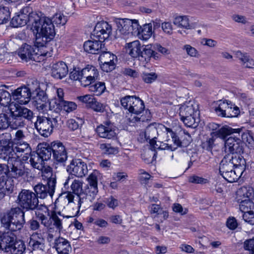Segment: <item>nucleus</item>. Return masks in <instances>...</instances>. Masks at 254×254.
<instances>
[{
  "instance_id": "680f3d73",
  "label": "nucleus",
  "mask_w": 254,
  "mask_h": 254,
  "mask_svg": "<svg viewBox=\"0 0 254 254\" xmlns=\"http://www.w3.org/2000/svg\"><path fill=\"white\" fill-rule=\"evenodd\" d=\"M131 25L129 27L130 30V36L133 35H139L140 30L141 27L139 25L138 21L136 20H131Z\"/></svg>"
},
{
  "instance_id": "6ab92c4d",
  "label": "nucleus",
  "mask_w": 254,
  "mask_h": 254,
  "mask_svg": "<svg viewBox=\"0 0 254 254\" xmlns=\"http://www.w3.org/2000/svg\"><path fill=\"white\" fill-rule=\"evenodd\" d=\"M9 177L17 179L25 175L26 171L24 164L20 159L15 158L8 160Z\"/></svg>"
},
{
  "instance_id": "ea45409f",
  "label": "nucleus",
  "mask_w": 254,
  "mask_h": 254,
  "mask_svg": "<svg viewBox=\"0 0 254 254\" xmlns=\"http://www.w3.org/2000/svg\"><path fill=\"white\" fill-rule=\"evenodd\" d=\"M254 191L253 188L249 187L243 186L239 189L236 192L237 201L250 199V197L254 194Z\"/></svg>"
},
{
  "instance_id": "423d86ee",
  "label": "nucleus",
  "mask_w": 254,
  "mask_h": 254,
  "mask_svg": "<svg viewBox=\"0 0 254 254\" xmlns=\"http://www.w3.org/2000/svg\"><path fill=\"white\" fill-rule=\"evenodd\" d=\"M36 45L32 46L25 44L18 50V55L23 61L29 60L40 62L44 60V58L50 56L51 53L46 50V46H41L36 43Z\"/></svg>"
},
{
  "instance_id": "1a4fd4ad",
  "label": "nucleus",
  "mask_w": 254,
  "mask_h": 254,
  "mask_svg": "<svg viewBox=\"0 0 254 254\" xmlns=\"http://www.w3.org/2000/svg\"><path fill=\"white\" fill-rule=\"evenodd\" d=\"M246 161L239 154H228L222 159L219 164V173L221 175L236 167H245Z\"/></svg>"
},
{
  "instance_id": "20e7f679",
  "label": "nucleus",
  "mask_w": 254,
  "mask_h": 254,
  "mask_svg": "<svg viewBox=\"0 0 254 254\" xmlns=\"http://www.w3.org/2000/svg\"><path fill=\"white\" fill-rule=\"evenodd\" d=\"M33 30L37 31L35 43L41 46H46L56 34L55 26L48 17H39L37 14L35 22L32 23Z\"/></svg>"
},
{
  "instance_id": "37998d69",
  "label": "nucleus",
  "mask_w": 254,
  "mask_h": 254,
  "mask_svg": "<svg viewBox=\"0 0 254 254\" xmlns=\"http://www.w3.org/2000/svg\"><path fill=\"white\" fill-rule=\"evenodd\" d=\"M237 202L240 203V209L244 213L254 211V203L251 199H245Z\"/></svg>"
},
{
  "instance_id": "2eb2a0df",
  "label": "nucleus",
  "mask_w": 254,
  "mask_h": 254,
  "mask_svg": "<svg viewBox=\"0 0 254 254\" xmlns=\"http://www.w3.org/2000/svg\"><path fill=\"white\" fill-rule=\"evenodd\" d=\"M100 67L102 70L105 72H110L115 69L117 61V57L115 55L104 50L98 58Z\"/></svg>"
},
{
  "instance_id": "6e6d98bb",
  "label": "nucleus",
  "mask_w": 254,
  "mask_h": 254,
  "mask_svg": "<svg viewBox=\"0 0 254 254\" xmlns=\"http://www.w3.org/2000/svg\"><path fill=\"white\" fill-rule=\"evenodd\" d=\"M89 107L95 112L103 113L105 110L106 105L98 102L94 98Z\"/></svg>"
},
{
  "instance_id": "3c124183",
  "label": "nucleus",
  "mask_w": 254,
  "mask_h": 254,
  "mask_svg": "<svg viewBox=\"0 0 254 254\" xmlns=\"http://www.w3.org/2000/svg\"><path fill=\"white\" fill-rule=\"evenodd\" d=\"M52 22L57 25H64L66 21V17L61 13H57L55 14L52 18Z\"/></svg>"
},
{
  "instance_id": "5701e85b",
  "label": "nucleus",
  "mask_w": 254,
  "mask_h": 254,
  "mask_svg": "<svg viewBox=\"0 0 254 254\" xmlns=\"http://www.w3.org/2000/svg\"><path fill=\"white\" fill-rule=\"evenodd\" d=\"M82 85L84 87L94 83L98 79L99 73L97 69L93 66H88L82 69Z\"/></svg>"
},
{
  "instance_id": "bf43d9fd",
  "label": "nucleus",
  "mask_w": 254,
  "mask_h": 254,
  "mask_svg": "<svg viewBox=\"0 0 254 254\" xmlns=\"http://www.w3.org/2000/svg\"><path fill=\"white\" fill-rule=\"evenodd\" d=\"M9 177L8 164H0V181L4 182Z\"/></svg>"
},
{
  "instance_id": "7c9ffc66",
  "label": "nucleus",
  "mask_w": 254,
  "mask_h": 254,
  "mask_svg": "<svg viewBox=\"0 0 254 254\" xmlns=\"http://www.w3.org/2000/svg\"><path fill=\"white\" fill-rule=\"evenodd\" d=\"M54 248L59 254H68L71 251L69 242L62 237L55 240Z\"/></svg>"
},
{
  "instance_id": "473e14b6",
  "label": "nucleus",
  "mask_w": 254,
  "mask_h": 254,
  "mask_svg": "<svg viewBox=\"0 0 254 254\" xmlns=\"http://www.w3.org/2000/svg\"><path fill=\"white\" fill-rule=\"evenodd\" d=\"M235 55L244 67L254 68V60L247 53L237 51Z\"/></svg>"
},
{
  "instance_id": "603ef678",
  "label": "nucleus",
  "mask_w": 254,
  "mask_h": 254,
  "mask_svg": "<svg viewBox=\"0 0 254 254\" xmlns=\"http://www.w3.org/2000/svg\"><path fill=\"white\" fill-rule=\"evenodd\" d=\"M29 246L32 249L33 251L38 252H43L45 250V242L33 241L29 240Z\"/></svg>"
},
{
  "instance_id": "9d476101",
  "label": "nucleus",
  "mask_w": 254,
  "mask_h": 254,
  "mask_svg": "<svg viewBox=\"0 0 254 254\" xmlns=\"http://www.w3.org/2000/svg\"><path fill=\"white\" fill-rule=\"evenodd\" d=\"M59 119H60L59 117L51 118L38 116L35 127L42 136L48 137L53 132L54 127L57 126Z\"/></svg>"
},
{
  "instance_id": "a878e982",
  "label": "nucleus",
  "mask_w": 254,
  "mask_h": 254,
  "mask_svg": "<svg viewBox=\"0 0 254 254\" xmlns=\"http://www.w3.org/2000/svg\"><path fill=\"white\" fill-rule=\"evenodd\" d=\"M31 95V92L26 86L18 88L12 94L13 99L21 105L27 104L30 100Z\"/></svg>"
},
{
  "instance_id": "774afa93",
  "label": "nucleus",
  "mask_w": 254,
  "mask_h": 254,
  "mask_svg": "<svg viewBox=\"0 0 254 254\" xmlns=\"http://www.w3.org/2000/svg\"><path fill=\"white\" fill-rule=\"evenodd\" d=\"M82 69L81 71L74 70L70 73V78L74 80H79L82 84V80L83 77L82 76Z\"/></svg>"
},
{
  "instance_id": "f8f14e48",
  "label": "nucleus",
  "mask_w": 254,
  "mask_h": 254,
  "mask_svg": "<svg viewBox=\"0 0 254 254\" xmlns=\"http://www.w3.org/2000/svg\"><path fill=\"white\" fill-rule=\"evenodd\" d=\"M66 171L71 174L69 176L64 185L65 188L68 187V183L71 179L73 178L72 175L77 177H83L88 172L87 166L86 163L80 159H73L70 163V164L66 167Z\"/></svg>"
},
{
  "instance_id": "13d9d810",
  "label": "nucleus",
  "mask_w": 254,
  "mask_h": 254,
  "mask_svg": "<svg viewBox=\"0 0 254 254\" xmlns=\"http://www.w3.org/2000/svg\"><path fill=\"white\" fill-rule=\"evenodd\" d=\"M44 230H39L36 232H34L30 237V241L45 242Z\"/></svg>"
},
{
  "instance_id": "f3484780",
  "label": "nucleus",
  "mask_w": 254,
  "mask_h": 254,
  "mask_svg": "<svg viewBox=\"0 0 254 254\" xmlns=\"http://www.w3.org/2000/svg\"><path fill=\"white\" fill-rule=\"evenodd\" d=\"M215 110L218 116L223 117H234L239 113V108L233 105L231 102L229 103L227 101L220 103Z\"/></svg>"
},
{
  "instance_id": "338daca9",
  "label": "nucleus",
  "mask_w": 254,
  "mask_h": 254,
  "mask_svg": "<svg viewBox=\"0 0 254 254\" xmlns=\"http://www.w3.org/2000/svg\"><path fill=\"white\" fill-rule=\"evenodd\" d=\"M243 219L251 225H254V210L243 214Z\"/></svg>"
},
{
  "instance_id": "412c9836",
  "label": "nucleus",
  "mask_w": 254,
  "mask_h": 254,
  "mask_svg": "<svg viewBox=\"0 0 254 254\" xmlns=\"http://www.w3.org/2000/svg\"><path fill=\"white\" fill-rule=\"evenodd\" d=\"M100 176L99 172L97 170L89 175L87 180L88 184L86 186L87 187V192L90 193L88 195V199H95L98 192V178Z\"/></svg>"
},
{
  "instance_id": "393cba45",
  "label": "nucleus",
  "mask_w": 254,
  "mask_h": 254,
  "mask_svg": "<svg viewBox=\"0 0 254 254\" xmlns=\"http://www.w3.org/2000/svg\"><path fill=\"white\" fill-rule=\"evenodd\" d=\"M29 162L31 166L35 169L45 172L47 174H51V168L45 166V162L39 156L36 152H31L29 156Z\"/></svg>"
},
{
  "instance_id": "c03bdc74",
  "label": "nucleus",
  "mask_w": 254,
  "mask_h": 254,
  "mask_svg": "<svg viewBox=\"0 0 254 254\" xmlns=\"http://www.w3.org/2000/svg\"><path fill=\"white\" fill-rule=\"evenodd\" d=\"M26 250V246L23 241H15L14 244L10 248V252L11 254H23Z\"/></svg>"
},
{
  "instance_id": "c9c22d12",
  "label": "nucleus",
  "mask_w": 254,
  "mask_h": 254,
  "mask_svg": "<svg viewBox=\"0 0 254 254\" xmlns=\"http://www.w3.org/2000/svg\"><path fill=\"white\" fill-rule=\"evenodd\" d=\"M237 131H238L239 133L241 131V129H233L230 127L225 126L221 127H220L216 131L211 132L210 133V136L214 137L225 139L227 136L231 135L234 132H236Z\"/></svg>"
},
{
  "instance_id": "c756f323",
  "label": "nucleus",
  "mask_w": 254,
  "mask_h": 254,
  "mask_svg": "<svg viewBox=\"0 0 254 254\" xmlns=\"http://www.w3.org/2000/svg\"><path fill=\"white\" fill-rule=\"evenodd\" d=\"M68 73V68L65 63L60 62L53 64L52 75L55 78L62 79Z\"/></svg>"
},
{
  "instance_id": "49530a36",
  "label": "nucleus",
  "mask_w": 254,
  "mask_h": 254,
  "mask_svg": "<svg viewBox=\"0 0 254 254\" xmlns=\"http://www.w3.org/2000/svg\"><path fill=\"white\" fill-rule=\"evenodd\" d=\"M10 19L9 8L0 5V25L6 23Z\"/></svg>"
},
{
  "instance_id": "cd10ccee",
  "label": "nucleus",
  "mask_w": 254,
  "mask_h": 254,
  "mask_svg": "<svg viewBox=\"0 0 254 254\" xmlns=\"http://www.w3.org/2000/svg\"><path fill=\"white\" fill-rule=\"evenodd\" d=\"M192 18H190L186 15L176 16L173 21L174 25L178 27L187 30L192 29L195 28L197 23L192 22Z\"/></svg>"
},
{
  "instance_id": "4be33fe9",
  "label": "nucleus",
  "mask_w": 254,
  "mask_h": 254,
  "mask_svg": "<svg viewBox=\"0 0 254 254\" xmlns=\"http://www.w3.org/2000/svg\"><path fill=\"white\" fill-rule=\"evenodd\" d=\"M9 136L10 134L6 133L2 134L0 139V159L6 160L7 163L9 160L13 159L14 157L12 153V147L9 146L10 139L7 138L4 140L3 137H9Z\"/></svg>"
},
{
  "instance_id": "79ce46f5",
  "label": "nucleus",
  "mask_w": 254,
  "mask_h": 254,
  "mask_svg": "<svg viewBox=\"0 0 254 254\" xmlns=\"http://www.w3.org/2000/svg\"><path fill=\"white\" fill-rule=\"evenodd\" d=\"M11 118H9V127L14 129H17L20 127H23L24 125V121L22 119L18 116H15V114L12 111H10Z\"/></svg>"
},
{
  "instance_id": "a211bd4d",
  "label": "nucleus",
  "mask_w": 254,
  "mask_h": 254,
  "mask_svg": "<svg viewBox=\"0 0 254 254\" xmlns=\"http://www.w3.org/2000/svg\"><path fill=\"white\" fill-rule=\"evenodd\" d=\"M13 157L16 159L21 157L23 161H27L31 153V148L26 142H18L12 145Z\"/></svg>"
},
{
  "instance_id": "052dcab7",
  "label": "nucleus",
  "mask_w": 254,
  "mask_h": 254,
  "mask_svg": "<svg viewBox=\"0 0 254 254\" xmlns=\"http://www.w3.org/2000/svg\"><path fill=\"white\" fill-rule=\"evenodd\" d=\"M9 117L4 113H0V130L7 129L9 126Z\"/></svg>"
},
{
  "instance_id": "8fccbe9b",
  "label": "nucleus",
  "mask_w": 254,
  "mask_h": 254,
  "mask_svg": "<svg viewBox=\"0 0 254 254\" xmlns=\"http://www.w3.org/2000/svg\"><path fill=\"white\" fill-rule=\"evenodd\" d=\"M142 80L146 83L150 84L154 82L158 77V75L155 72H143L141 74Z\"/></svg>"
},
{
  "instance_id": "9b49d317",
  "label": "nucleus",
  "mask_w": 254,
  "mask_h": 254,
  "mask_svg": "<svg viewBox=\"0 0 254 254\" xmlns=\"http://www.w3.org/2000/svg\"><path fill=\"white\" fill-rule=\"evenodd\" d=\"M50 176L48 179L46 185L38 184L34 188L36 196L41 199H44L48 197L52 198L55 192V186L56 184V176L51 174H48Z\"/></svg>"
},
{
  "instance_id": "4c0bfd02",
  "label": "nucleus",
  "mask_w": 254,
  "mask_h": 254,
  "mask_svg": "<svg viewBox=\"0 0 254 254\" xmlns=\"http://www.w3.org/2000/svg\"><path fill=\"white\" fill-rule=\"evenodd\" d=\"M245 167H236L232 171H229L221 176L228 182L233 183L237 181L242 176Z\"/></svg>"
},
{
  "instance_id": "4468645a",
  "label": "nucleus",
  "mask_w": 254,
  "mask_h": 254,
  "mask_svg": "<svg viewBox=\"0 0 254 254\" xmlns=\"http://www.w3.org/2000/svg\"><path fill=\"white\" fill-rule=\"evenodd\" d=\"M37 14L32 11L31 7L26 6L22 8L19 13L14 16L10 22L14 27L25 25L27 22L32 24L35 22Z\"/></svg>"
},
{
  "instance_id": "b1692460",
  "label": "nucleus",
  "mask_w": 254,
  "mask_h": 254,
  "mask_svg": "<svg viewBox=\"0 0 254 254\" xmlns=\"http://www.w3.org/2000/svg\"><path fill=\"white\" fill-rule=\"evenodd\" d=\"M96 132L101 138L112 139L116 137L115 127L110 122H106L104 125H100L98 126Z\"/></svg>"
},
{
  "instance_id": "39448f33",
  "label": "nucleus",
  "mask_w": 254,
  "mask_h": 254,
  "mask_svg": "<svg viewBox=\"0 0 254 254\" xmlns=\"http://www.w3.org/2000/svg\"><path fill=\"white\" fill-rule=\"evenodd\" d=\"M83 182L79 180H74L71 184L70 188L72 192L76 195L78 199L77 206L73 208L72 211L69 213V215L63 217H73L78 214L80 208L82 206L84 208L89 205L93 201L92 199H88V195L90 194L87 191V187L85 186L84 189H82Z\"/></svg>"
},
{
  "instance_id": "58836bf2",
  "label": "nucleus",
  "mask_w": 254,
  "mask_h": 254,
  "mask_svg": "<svg viewBox=\"0 0 254 254\" xmlns=\"http://www.w3.org/2000/svg\"><path fill=\"white\" fill-rule=\"evenodd\" d=\"M54 142H52L47 145L46 144L41 145L40 147H39L37 153L39 156L44 161L45 160H48L50 159L53 155V150H52Z\"/></svg>"
},
{
  "instance_id": "5fc2aeb1",
  "label": "nucleus",
  "mask_w": 254,
  "mask_h": 254,
  "mask_svg": "<svg viewBox=\"0 0 254 254\" xmlns=\"http://www.w3.org/2000/svg\"><path fill=\"white\" fill-rule=\"evenodd\" d=\"M241 138L242 142H244L249 148L254 147V138L249 133H243L241 135Z\"/></svg>"
},
{
  "instance_id": "69168bd1",
  "label": "nucleus",
  "mask_w": 254,
  "mask_h": 254,
  "mask_svg": "<svg viewBox=\"0 0 254 254\" xmlns=\"http://www.w3.org/2000/svg\"><path fill=\"white\" fill-rule=\"evenodd\" d=\"M28 85V87L27 88L31 92V95L33 94L34 95L35 94H36L39 91H42L40 88L39 83L37 80L32 81L31 83L29 84Z\"/></svg>"
},
{
  "instance_id": "f257e3e1",
  "label": "nucleus",
  "mask_w": 254,
  "mask_h": 254,
  "mask_svg": "<svg viewBox=\"0 0 254 254\" xmlns=\"http://www.w3.org/2000/svg\"><path fill=\"white\" fill-rule=\"evenodd\" d=\"M16 202L19 206L12 207L0 217L1 226L11 231L20 230L25 223L24 210H34L39 207V200L35 193L28 190H22Z\"/></svg>"
},
{
  "instance_id": "ddd939ff",
  "label": "nucleus",
  "mask_w": 254,
  "mask_h": 254,
  "mask_svg": "<svg viewBox=\"0 0 254 254\" xmlns=\"http://www.w3.org/2000/svg\"><path fill=\"white\" fill-rule=\"evenodd\" d=\"M160 128L163 130L167 134H169L172 137V141L177 145L180 143L179 138L171 129L166 127L162 124H157L156 123L150 124L145 129L144 131L145 138L150 141L154 140L156 138L158 135L157 129Z\"/></svg>"
},
{
  "instance_id": "6e6552de",
  "label": "nucleus",
  "mask_w": 254,
  "mask_h": 254,
  "mask_svg": "<svg viewBox=\"0 0 254 254\" xmlns=\"http://www.w3.org/2000/svg\"><path fill=\"white\" fill-rule=\"evenodd\" d=\"M36 215L39 220L41 221V224L47 229V230H44V231L45 233L47 232V241L51 243L54 240L57 231L58 230L60 232L63 229L62 220L55 211L52 212L49 218L40 213L36 212Z\"/></svg>"
},
{
  "instance_id": "e2e57ef3",
  "label": "nucleus",
  "mask_w": 254,
  "mask_h": 254,
  "mask_svg": "<svg viewBox=\"0 0 254 254\" xmlns=\"http://www.w3.org/2000/svg\"><path fill=\"white\" fill-rule=\"evenodd\" d=\"M245 250L249 252V254H254V237L246 240L243 244Z\"/></svg>"
},
{
  "instance_id": "864d4df0",
  "label": "nucleus",
  "mask_w": 254,
  "mask_h": 254,
  "mask_svg": "<svg viewBox=\"0 0 254 254\" xmlns=\"http://www.w3.org/2000/svg\"><path fill=\"white\" fill-rule=\"evenodd\" d=\"M49 108L51 110L58 113L62 110V101L57 98L52 99L49 103Z\"/></svg>"
},
{
  "instance_id": "7ed1b4c3",
  "label": "nucleus",
  "mask_w": 254,
  "mask_h": 254,
  "mask_svg": "<svg viewBox=\"0 0 254 254\" xmlns=\"http://www.w3.org/2000/svg\"><path fill=\"white\" fill-rule=\"evenodd\" d=\"M121 103L125 109L132 114L128 118L130 123L144 122L150 119L151 114L148 110L145 111V114L140 115L144 112V105L143 101L139 98L133 96H126L121 99Z\"/></svg>"
},
{
  "instance_id": "aec40b11",
  "label": "nucleus",
  "mask_w": 254,
  "mask_h": 254,
  "mask_svg": "<svg viewBox=\"0 0 254 254\" xmlns=\"http://www.w3.org/2000/svg\"><path fill=\"white\" fill-rule=\"evenodd\" d=\"M225 147L229 154L240 155L243 151V143L239 137L232 135L225 140Z\"/></svg>"
},
{
  "instance_id": "f03ea898",
  "label": "nucleus",
  "mask_w": 254,
  "mask_h": 254,
  "mask_svg": "<svg viewBox=\"0 0 254 254\" xmlns=\"http://www.w3.org/2000/svg\"><path fill=\"white\" fill-rule=\"evenodd\" d=\"M112 32V27L105 21H101L96 24L92 36L98 40H88L84 44L85 52L92 54H100L104 50H106L103 41L108 39Z\"/></svg>"
},
{
  "instance_id": "72a5a7b5",
  "label": "nucleus",
  "mask_w": 254,
  "mask_h": 254,
  "mask_svg": "<svg viewBox=\"0 0 254 254\" xmlns=\"http://www.w3.org/2000/svg\"><path fill=\"white\" fill-rule=\"evenodd\" d=\"M10 111H12L15 114V116H18L22 119L24 118L28 120H31L33 118V112L26 108L10 105Z\"/></svg>"
},
{
  "instance_id": "dca6fc26",
  "label": "nucleus",
  "mask_w": 254,
  "mask_h": 254,
  "mask_svg": "<svg viewBox=\"0 0 254 254\" xmlns=\"http://www.w3.org/2000/svg\"><path fill=\"white\" fill-rule=\"evenodd\" d=\"M52 150H53V158L54 163L64 166L67 159V153L65 146L61 142L54 141Z\"/></svg>"
},
{
  "instance_id": "0eeeda50",
  "label": "nucleus",
  "mask_w": 254,
  "mask_h": 254,
  "mask_svg": "<svg viewBox=\"0 0 254 254\" xmlns=\"http://www.w3.org/2000/svg\"><path fill=\"white\" fill-rule=\"evenodd\" d=\"M198 115V105L192 102L185 103L180 107L181 120L187 127L195 128L197 127L199 121Z\"/></svg>"
},
{
  "instance_id": "4d7b16f0",
  "label": "nucleus",
  "mask_w": 254,
  "mask_h": 254,
  "mask_svg": "<svg viewBox=\"0 0 254 254\" xmlns=\"http://www.w3.org/2000/svg\"><path fill=\"white\" fill-rule=\"evenodd\" d=\"M62 110L67 112L70 113L75 110L76 109V104L73 102L71 101H62Z\"/></svg>"
},
{
  "instance_id": "0e129e2a",
  "label": "nucleus",
  "mask_w": 254,
  "mask_h": 254,
  "mask_svg": "<svg viewBox=\"0 0 254 254\" xmlns=\"http://www.w3.org/2000/svg\"><path fill=\"white\" fill-rule=\"evenodd\" d=\"M214 137L211 136L202 143L201 147L206 150L211 151L214 145Z\"/></svg>"
},
{
  "instance_id": "bb28decb",
  "label": "nucleus",
  "mask_w": 254,
  "mask_h": 254,
  "mask_svg": "<svg viewBox=\"0 0 254 254\" xmlns=\"http://www.w3.org/2000/svg\"><path fill=\"white\" fill-rule=\"evenodd\" d=\"M11 232H6L0 236V250L5 252H9L10 248L16 241V236Z\"/></svg>"
},
{
  "instance_id": "de8ad7c7",
  "label": "nucleus",
  "mask_w": 254,
  "mask_h": 254,
  "mask_svg": "<svg viewBox=\"0 0 254 254\" xmlns=\"http://www.w3.org/2000/svg\"><path fill=\"white\" fill-rule=\"evenodd\" d=\"M11 101L10 93L3 89H0V106H7Z\"/></svg>"
},
{
  "instance_id": "f704fd0d",
  "label": "nucleus",
  "mask_w": 254,
  "mask_h": 254,
  "mask_svg": "<svg viewBox=\"0 0 254 254\" xmlns=\"http://www.w3.org/2000/svg\"><path fill=\"white\" fill-rule=\"evenodd\" d=\"M127 52L132 58H137L140 54L142 47L138 40H135L127 43L125 46Z\"/></svg>"
},
{
  "instance_id": "c85d7f7f",
  "label": "nucleus",
  "mask_w": 254,
  "mask_h": 254,
  "mask_svg": "<svg viewBox=\"0 0 254 254\" xmlns=\"http://www.w3.org/2000/svg\"><path fill=\"white\" fill-rule=\"evenodd\" d=\"M117 25V34L119 36H130L129 27L131 25V20L129 19H118L116 21Z\"/></svg>"
},
{
  "instance_id": "e433bc0d",
  "label": "nucleus",
  "mask_w": 254,
  "mask_h": 254,
  "mask_svg": "<svg viewBox=\"0 0 254 254\" xmlns=\"http://www.w3.org/2000/svg\"><path fill=\"white\" fill-rule=\"evenodd\" d=\"M156 55L157 53L153 51L151 45H145L142 47L138 60L143 64L146 63L150 61L151 57H153L154 59L158 58Z\"/></svg>"
},
{
  "instance_id": "a19ab883",
  "label": "nucleus",
  "mask_w": 254,
  "mask_h": 254,
  "mask_svg": "<svg viewBox=\"0 0 254 254\" xmlns=\"http://www.w3.org/2000/svg\"><path fill=\"white\" fill-rule=\"evenodd\" d=\"M87 86H88L89 90L93 92L97 96L101 95L106 89L105 83L102 82L92 83L88 85Z\"/></svg>"
},
{
  "instance_id": "09e8293b",
  "label": "nucleus",
  "mask_w": 254,
  "mask_h": 254,
  "mask_svg": "<svg viewBox=\"0 0 254 254\" xmlns=\"http://www.w3.org/2000/svg\"><path fill=\"white\" fill-rule=\"evenodd\" d=\"M99 148L106 154H116L118 152L116 147L111 146L110 144L101 143L99 144Z\"/></svg>"
},
{
  "instance_id": "a18cd8bd",
  "label": "nucleus",
  "mask_w": 254,
  "mask_h": 254,
  "mask_svg": "<svg viewBox=\"0 0 254 254\" xmlns=\"http://www.w3.org/2000/svg\"><path fill=\"white\" fill-rule=\"evenodd\" d=\"M152 34V24L151 23L145 24L140 30L138 37L144 40H148Z\"/></svg>"
},
{
  "instance_id": "2f4dec72",
  "label": "nucleus",
  "mask_w": 254,
  "mask_h": 254,
  "mask_svg": "<svg viewBox=\"0 0 254 254\" xmlns=\"http://www.w3.org/2000/svg\"><path fill=\"white\" fill-rule=\"evenodd\" d=\"M32 105L39 111L46 109L47 106V97L44 91H39L33 96Z\"/></svg>"
}]
</instances>
